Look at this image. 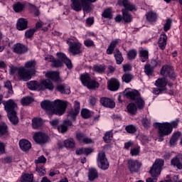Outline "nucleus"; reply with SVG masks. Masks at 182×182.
<instances>
[{
	"label": "nucleus",
	"mask_w": 182,
	"mask_h": 182,
	"mask_svg": "<svg viewBox=\"0 0 182 182\" xmlns=\"http://www.w3.org/2000/svg\"><path fill=\"white\" fill-rule=\"evenodd\" d=\"M14 52L18 53V55H22L28 52V47L21 43H16L13 47Z\"/></svg>",
	"instance_id": "obj_22"
},
{
	"label": "nucleus",
	"mask_w": 182,
	"mask_h": 182,
	"mask_svg": "<svg viewBox=\"0 0 182 182\" xmlns=\"http://www.w3.org/2000/svg\"><path fill=\"white\" fill-rule=\"evenodd\" d=\"M16 28L18 31H25V29H28V20L26 18H18Z\"/></svg>",
	"instance_id": "obj_23"
},
{
	"label": "nucleus",
	"mask_w": 182,
	"mask_h": 182,
	"mask_svg": "<svg viewBox=\"0 0 182 182\" xmlns=\"http://www.w3.org/2000/svg\"><path fill=\"white\" fill-rule=\"evenodd\" d=\"M75 139L80 143H84V144H90V143H92V139L86 136V134L82 132H77L75 135Z\"/></svg>",
	"instance_id": "obj_18"
},
{
	"label": "nucleus",
	"mask_w": 182,
	"mask_h": 182,
	"mask_svg": "<svg viewBox=\"0 0 182 182\" xmlns=\"http://www.w3.org/2000/svg\"><path fill=\"white\" fill-rule=\"evenodd\" d=\"M102 16L107 19H112V18H113V15H112V9H105Z\"/></svg>",
	"instance_id": "obj_47"
},
{
	"label": "nucleus",
	"mask_w": 182,
	"mask_h": 182,
	"mask_svg": "<svg viewBox=\"0 0 182 182\" xmlns=\"http://www.w3.org/2000/svg\"><path fill=\"white\" fill-rule=\"evenodd\" d=\"M13 9L16 13L22 12L25 9V4L17 2L13 5Z\"/></svg>",
	"instance_id": "obj_35"
},
{
	"label": "nucleus",
	"mask_w": 182,
	"mask_h": 182,
	"mask_svg": "<svg viewBox=\"0 0 182 182\" xmlns=\"http://www.w3.org/2000/svg\"><path fill=\"white\" fill-rule=\"evenodd\" d=\"M33 174L32 173H25L21 176V182H33Z\"/></svg>",
	"instance_id": "obj_37"
},
{
	"label": "nucleus",
	"mask_w": 182,
	"mask_h": 182,
	"mask_svg": "<svg viewBox=\"0 0 182 182\" xmlns=\"http://www.w3.org/2000/svg\"><path fill=\"white\" fill-rule=\"evenodd\" d=\"M64 146L68 149H74L75 140L73 139H68L64 141Z\"/></svg>",
	"instance_id": "obj_42"
},
{
	"label": "nucleus",
	"mask_w": 182,
	"mask_h": 182,
	"mask_svg": "<svg viewBox=\"0 0 182 182\" xmlns=\"http://www.w3.org/2000/svg\"><path fill=\"white\" fill-rule=\"evenodd\" d=\"M156 129H159V134L161 137L164 136H168V134H171L172 129L170 123L168 122H164V123H159L156 122L154 124Z\"/></svg>",
	"instance_id": "obj_8"
},
{
	"label": "nucleus",
	"mask_w": 182,
	"mask_h": 182,
	"mask_svg": "<svg viewBox=\"0 0 182 182\" xmlns=\"http://www.w3.org/2000/svg\"><path fill=\"white\" fill-rule=\"evenodd\" d=\"M36 171L40 177H42L46 174V170H45L43 168H36Z\"/></svg>",
	"instance_id": "obj_61"
},
{
	"label": "nucleus",
	"mask_w": 182,
	"mask_h": 182,
	"mask_svg": "<svg viewBox=\"0 0 182 182\" xmlns=\"http://www.w3.org/2000/svg\"><path fill=\"white\" fill-rule=\"evenodd\" d=\"M100 102L104 107H109V109H114L116 107V103L113 100L106 97H102L100 98Z\"/></svg>",
	"instance_id": "obj_17"
},
{
	"label": "nucleus",
	"mask_w": 182,
	"mask_h": 182,
	"mask_svg": "<svg viewBox=\"0 0 182 182\" xmlns=\"http://www.w3.org/2000/svg\"><path fill=\"white\" fill-rule=\"evenodd\" d=\"M97 161V166L101 170H107L110 166L107 158H106V154L103 151L98 153Z\"/></svg>",
	"instance_id": "obj_10"
},
{
	"label": "nucleus",
	"mask_w": 182,
	"mask_h": 182,
	"mask_svg": "<svg viewBox=\"0 0 182 182\" xmlns=\"http://www.w3.org/2000/svg\"><path fill=\"white\" fill-rule=\"evenodd\" d=\"M19 146L22 151H28L32 147L31 142L26 139H21L19 141Z\"/></svg>",
	"instance_id": "obj_25"
},
{
	"label": "nucleus",
	"mask_w": 182,
	"mask_h": 182,
	"mask_svg": "<svg viewBox=\"0 0 182 182\" xmlns=\"http://www.w3.org/2000/svg\"><path fill=\"white\" fill-rule=\"evenodd\" d=\"M35 32H36V28H31L27 30L25 33L26 38H27L28 39L31 38L33 36V33H35Z\"/></svg>",
	"instance_id": "obj_55"
},
{
	"label": "nucleus",
	"mask_w": 182,
	"mask_h": 182,
	"mask_svg": "<svg viewBox=\"0 0 182 182\" xmlns=\"http://www.w3.org/2000/svg\"><path fill=\"white\" fill-rule=\"evenodd\" d=\"M46 77L48 79H51V80H54V82H59L60 80V77H59V72L56 71H49L46 73Z\"/></svg>",
	"instance_id": "obj_26"
},
{
	"label": "nucleus",
	"mask_w": 182,
	"mask_h": 182,
	"mask_svg": "<svg viewBox=\"0 0 182 182\" xmlns=\"http://www.w3.org/2000/svg\"><path fill=\"white\" fill-rule=\"evenodd\" d=\"M36 164L41 163H46V158L44 156H39L37 160L35 161Z\"/></svg>",
	"instance_id": "obj_63"
},
{
	"label": "nucleus",
	"mask_w": 182,
	"mask_h": 182,
	"mask_svg": "<svg viewBox=\"0 0 182 182\" xmlns=\"http://www.w3.org/2000/svg\"><path fill=\"white\" fill-rule=\"evenodd\" d=\"M81 116L82 119H90L92 117V112L87 109H82L81 110Z\"/></svg>",
	"instance_id": "obj_45"
},
{
	"label": "nucleus",
	"mask_w": 182,
	"mask_h": 182,
	"mask_svg": "<svg viewBox=\"0 0 182 182\" xmlns=\"http://www.w3.org/2000/svg\"><path fill=\"white\" fill-rule=\"evenodd\" d=\"M58 130L60 133H66V132H68V127H66L64 124H62L58 127Z\"/></svg>",
	"instance_id": "obj_60"
},
{
	"label": "nucleus",
	"mask_w": 182,
	"mask_h": 182,
	"mask_svg": "<svg viewBox=\"0 0 182 182\" xmlns=\"http://www.w3.org/2000/svg\"><path fill=\"white\" fill-rule=\"evenodd\" d=\"M84 45L87 48H91V46H95V43L92 40L87 39L84 41Z\"/></svg>",
	"instance_id": "obj_62"
},
{
	"label": "nucleus",
	"mask_w": 182,
	"mask_h": 182,
	"mask_svg": "<svg viewBox=\"0 0 182 182\" xmlns=\"http://www.w3.org/2000/svg\"><path fill=\"white\" fill-rule=\"evenodd\" d=\"M124 93L127 99L134 100L138 109H144V105H146V103L144 102V100H142L141 97H140V92H139V91L128 88L124 90Z\"/></svg>",
	"instance_id": "obj_4"
},
{
	"label": "nucleus",
	"mask_w": 182,
	"mask_h": 182,
	"mask_svg": "<svg viewBox=\"0 0 182 182\" xmlns=\"http://www.w3.org/2000/svg\"><path fill=\"white\" fill-rule=\"evenodd\" d=\"M42 119L41 118H33L32 119V127L33 129H39L42 126Z\"/></svg>",
	"instance_id": "obj_39"
},
{
	"label": "nucleus",
	"mask_w": 182,
	"mask_h": 182,
	"mask_svg": "<svg viewBox=\"0 0 182 182\" xmlns=\"http://www.w3.org/2000/svg\"><path fill=\"white\" fill-rule=\"evenodd\" d=\"M24 68L26 73L29 76L28 80H31L33 75H35V73L36 72V61H35V60L27 61L25 63Z\"/></svg>",
	"instance_id": "obj_12"
},
{
	"label": "nucleus",
	"mask_w": 182,
	"mask_h": 182,
	"mask_svg": "<svg viewBox=\"0 0 182 182\" xmlns=\"http://www.w3.org/2000/svg\"><path fill=\"white\" fill-rule=\"evenodd\" d=\"M87 89H96V87H99V82L96 80H90L89 82L87 85H85Z\"/></svg>",
	"instance_id": "obj_46"
},
{
	"label": "nucleus",
	"mask_w": 182,
	"mask_h": 182,
	"mask_svg": "<svg viewBox=\"0 0 182 182\" xmlns=\"http://www.w3.org/2000/svg\"><path fill=\"white\" fill-rule=\"evenodd\" d=\"M93 70L97 73H103L106 70V66L105 65H96L93 66Z\"/></svg>",
	"instance_id": "obj_41"
},
{
	"label": "nucleus",
	"mask_w": 182,
	"mask_h": 182,
	"mask_svg": "<svg viewBox=\"0 0 182 182\" xmlns=\"http://www.w3.org/2000/svg\"><path fill=\"white\" fill-rule=\"evenodd\" d=\"M130 153L132 156H139V154L140 153V146L132 149Z\"/></svg>",
	"instance_id": "obj_59"
},
{
	"label": "nucleus",
	"mask_w": 182,
	"mask_h": 182,
	"mask_svg": "<svg viewBox=\"0 0 182 182\" xmlns=\"http://www.w3.org/2000/svg\"><path fill=\"white\" fill-rule=\"evenodd\" d=\"M171 166L178 168V170H182V163L180 159L177 157H174L171 161Z\"/></svg>",
	"instance_id": "obj_36"
},
{
	"label": "nucleus",
	"mask_w": 182,
	"mask_h": 182,
	"mask_svg": "<svg viewBox=\"0 0 182 182\" xmlns=\"http://www.w3.org/2000/svg\"><path fill=\"white\" fill-rule=\"evenodd\" d=\"M55 86L49 79L41 80L40 90H53Z\"/></svg>",
	"instance_id": "obj_16"
},
{
	"label": "nucleus",
	"mask_w": 182,
	"mask_h": 182,
	"mask_svg": "<svg viewBox=\"0 0 182 182\" xmlns=\"http://www.w3.org/2000/svg\"><path fill=\"white\" fill-rule=\"evenodd\" d=\"M146 19L149 22H156L157 21V14L154 11H149L146 14Z\"/></svg>",
	"instance_id": "obj_34"
},
{
	"label": "nucleus",
	"mask_w": 182,
	"mask_h": 182,
	"mask_svg": "<svg viewBox=\"0 0 182 182\" xmlns=\"http://www.w3.org/2000/svg\"><path fill=\"white\" fill-rule=\"evenodd\" d=\"M128 113L130 114H136L137 112V106L134 103H130L127 106Z\"/></svg>",
	"instance_id": "obj_38"
},
{
	"label": "nucleus",
	"mask_w": 182,
	"mask_h": 182,
	"mask_svg": "<svg viewBox=\"0 0 182 182\" xmlns=\"http://www.w3.org/2000/svg\"><path fill=\"white\" fill-rule=\"evenodd\" d=\"M122 5L124 8L122 11H126V12H129V11L132 12L136 10V5L130 2L129 0H122Z\"/></svg>",
	"instance_id": "obj_21"
},
{
	"label": "nucleus",
	"mask_w": 182,
	"mask_h": 182,
	"mask_svg": "<svg viewBox=\"0 0 182 182\" xmlns=\"http://www.w3.org/2000/svg\"><path fill=\"white\" fill-rule=\"evenodd\" d=\"M114 58L117 62V65H122L123 63L124 58L123 56L122 55V53L119 49H116L114 52Z\"/></svg>",
	"instance_id": "obj_33"
},
{
	"label": "nucleus",
	"mask_w": 182,
	"mask_h": 182,
	"mask_svg": "<svg viewBox=\"0 0 182 182\" xmlns=\"http://www.w3.org/2000/svg\"><path fill=\"white\" fill-rule=\"evenodd\" d=\"M31 9L33 11L35 16H39V9H38L36 6L31 5Z\"/></svg>",
	"instance_id": "obj_64"
},
{
	"label": "nucleus",
	"mask_w": 182,
	"mask_h": 182,
	"mask_svg": "<svg viewBox=\"0 0 182 182\" xmlns=\"http://www.w3.org/2000/svg\"><path fill=\"white\" fill-rule=\"evenodd\" d=\"M0 136H8V126L5 124H0Z\"/></svg>",
	"instance_id": "obj_49"
},
{
	"label": "nucleus",
	"mask_w": 182,
	"mask_h": 182,
	"mask_svg": "<svg viewBox=\"0 0 182 182\" xmlns=\"http://www.w3.org/2000/svg\"><path fill=\"white\" fill-rule=\"evenodd\" d=\"M136 56H137V51L136 50H130L127 53V57L129 60H133L136 59Z\"/></svg>",
	"instance_id": "obj_51"
},
{
	"label": "nucleus",
	"mask_w": 182,
	"mask_h": 182,
	"mask_svg": "<svg viewBox=\"0 0 182 182\" xmlns=\"http://www.w3.org/2000/svg\"><path fill=\"white\" fill-rule=\"evenodd\" d=\"M55 90L61 93V95H70V87L66 84L57 85Z\"/></svg>",
	"instance_id": "obj_20"
},
{
	"label": "nucleus",
	"mask_w": 182,
	"mask_h": 182,
	"mask_svg": "<svg viewBox=\"0 0 182 182\" xmlns=\"http://www.w3.org/2000/svg\"><path fill=\"white\" fill-rule=\"evenodd\" d=\"M80 80H81L83 86H86L90 80V76L89 75V74H82L80 77Z\"/></svg>",
	"instance_id": "obj_40"
},
{
	"label": "nucleus",
	"mask_w": 182,
	"mask_h": 182,
	"mask_svg": "<svg viewBox=\"0 0 182 182\" xmlns=\"http://www.w3.org/2000/svg\"><path fill=\"white\" fill-rule=\"evenodd\" d=\"M4 105L11 123L12 124H17L18 122V116H16L18 105L15 103V101L14 100H9L4 102Z\"/></svg>",
	"instance_id": "obj_3"
},
{
	"label": "nucleus",
	"mask_w": 182,
	"mask_h": 182,
	"mask_svg": "<svg viewBox=\"0 0 182 182\" xmlns=\"http://www.w3.org/2000/svg\"><path fill=\"white\" fill-rule=\"evenodd\" d=\"M144 72L147 76H151L154 72V68L150 64H146L144 65Z\"/></svg>",
	"instance_id": "obj_44"
},
{
	"label": "nucleus",
	"mask_w": 182,
	"mask_h": 182,
	"mask_svg": "<svg viewBox=\"0 0 182 182\" xmlns=\"http://www.w3.org/2000/svg\"><path fill=\"white\" fill-rule=\"evenodd\" d=\"M4 87L8 89V93H9V95H14V90H12V83L11 81H6L4 84Z\"/></svg>",
	"instance_id": "obj_56"
},
{
	"label": "nucleus",
	"mask_w": 182,
	"mask_h": 182,
	"mask_svg": "<svg viewBox=\"0 0 182 182\" xmlns=\"http://www.w3.org/2000/svg\"><path fill=\"white\" fill-rule=\"evenodd\" d=\"M103 139L106 143H110L113 139V132L112 131L107 132Z\"/></svg>",
	"instance_id": "obj_48"
},
{
	"label": "nucleus",
	"mask_w": 182,
	"mask_h": 182,
	"mask_svg": "<svg viewBox=\"0 0 182 182\" xmlns=\"http://www.w3.org/2000/svg\"><path fill=\"white\" fill-rule=\"evenodd\" d=\"M161 61L159 60H151V67H152L154 69V68H157V66H161Z\"/></svg>",
	"instance_id": "obj_57"
},
{
	"label": "nucleus",
	"mask_w": 182,
	"mask_h": 182,
	"mask_svg": "<svg viewBox=\"0 0 182 182\" xmlns=\"http://www.w3.org/2000/svg\"><path fill=\"white\" fill-rule=\"evenodd\" d=\"M139 56L141 58V61L144 63L147 59H149V51L146 50H142L139 53Z\"/></svg>",
	"instance_id": "obj_43"
},
{
	"label": "nucleus",
	"mask_w": 182,
	"mask_h": 182,
	"mask_svg": "<svg viewBox=\"0 0 182 182\" xmlns=\"http://www.w3.org/2000/svg\"><path fill=\"white\" fill-rule=\"evenodd\" d=\"M27 86L30 90H41V81H30L27 82Z\"/></svg>",
	"instance_id": "obj_29"
},
{
	"label": "nucleus",
	"mask_w": 182,
	"mask_h": 182,
	"mask_svg": "<svg viewBox=\"0 0 182 182\" xmlns=\"http://www.w3.org/2000/svg\"><path fill=\"white\" fill-rule=\"evenodd\" d=\"M41 106L43 110H45L50 116L52 114H58V116H62L66 111V107H68V102L63 101L60 100H55L53 102L46 100L43 101Z\"/></svg>",
	"instance_id": "obj_1"
},
{
	"label": "nucleus",
	"mask_w": 182,
	"mask_h": 182,
	"mask_svg": "<svg viewBox=\"0 0 182 182\" xmlns=\"http://www.w3.org/2000/svg\"><path fill=\"white\" fill-rule=\"evenodd\" d=\"M141 122L145 129H149L151 126V122L147 117L143 118Z\"/></svg>",
	"instance_id": "obj_53"
},
{
	"label": "nucleus",
	"mask_w": 182,
	"mask_h": 182,
	"mask_svg": "<svg viewBox=\"0 0 182 182\" xmlns=\"http://www.w3.org/2000/svg\"><path fill=\"white\" fill-rule=\"evenodd\" d=\"M155 86H156V87L166 90V86H167V79H166V77L159 78L155 82Z\"/></svg>",
	"instance_id": "obj_28"
},
{
	"label": "nucleus",
	"mask_w": 182,
	"mask_h": 182,
	"mask_svg": "<svg viewBox=\"0 0 182 182\" xmlns=\"http://www.w3.org/2000/svg\"><path fill=\"white\" fill-rule=\"evenodd\" d=\"M87 176L89 181H95L99 177V172H97V168H90L88 170Z\"/></svg>",
	"instance_id": "obj_24"
},
{
	"label": "nucleus",
	"mask_w": 182,
	"mask_h": 182,
	"mask_svg": "<svg viewBox=\"0 0 182 182\" xmlns=\"http://www.w3.org/2000/svg\"><path fill=\"white\" fill-rule=\"evenodd\" d=\"M119 42H120V40H114L110 43L109 46L108 47L107 50V55H112L113 53V51L114 50V48L117 45H119Z\"/></svg>",
	"instance_id": "obj_30"
},
{
	"label": "nucleus",
	"mask_w": 182,
	"mask_h": 182,
	"mask_svg": "<svg viewBox=\"0 0 182 182\" xmlns=\"http://www.w3.org/2000/svg\"><path fill=\"white\" fill-rule=\"evenodd\" d=\"M80 112V102L77 101H75L74 102V109H72L69 111L68 117L72 122H75L76 120V117L79 114Z\"/></svg>",
	"instance_id": "obj_13"
},
{
	"label": "nucleus",
	"mask_w": 182,
	"mask_h": 182,
	"mask_svg": "<svg viewBox=\"0 0 182 182\" xmlns=\"http://www.w3.org/2000/svg\"><path fill=\"white\" fill-rule=\"evenodd\" d=\"M9 72V75L11 76H14V75L17 72L18 77L20 80L28 82V80L29 79V75L26 73L23 67L18 68L15 65H10Z\"/></svg>",
	"instance_id": "obj_7"
},
{
	"label": "nucleus",
	"mask_w": 182,
	"mask_h": 182,
	"mask_svg": "<svg viewBox=\"0 0 182 182\" xmlns=\"http://www.w3.org/2000/svg\"><path fill=\"white\" fill-rule=\"evenodd\" d=\"M158 45L162 50H164L166 49V46L167 45V36L166 35V33L161 34L160 36Z\"/></svg>",
	"instance_id": "obj_27"
},
{
	"label": "nucleus",
	"mask_w": 182,
	"mask_h": 182,
	"mask_svg": "<svg viewBox=\"0 0 182 182\" xmlns=\"http://www.w3.org/2000/svg\"><path fill=\"white\" fill-rule=\"evenodd\" d=\"M97 1V0H70V6L75 12H80L82 9L85 14H89V12L92 11V4Z\"/></svg>",
	"instance_id": "obj_2"
},
{
	"label": "nucleus",
	"mask_w": 182,
	"mask_h": 182,
	"mask_svg": "<svg viewBox=\"0 0 182 182\" xmlns=\"http://www.w3.org/2000/svg\"><path fill=\"white\" fill-rule=\"evenodd\" d=\"M71 41L72 39L70 38H68L66 40V43L69 45V53H71L73 56H76V55H80V53H82V50H80V48H82V44L80 43L73 42Z\"/></svg>",
	"instance_id": "obj_9"
},
{
	"label": "nucleus",
	"mask_w": 182,
	"mask_h": 182,
	"mask_svg": "<svg viewBox=\"0 0 182 182\" xmlns=\"http://www.w3.org/2000/svg\"><path fill=\"white\" fill-rule=\"evenodd\" d=\"M172 21L170 18H168L166 21V23L164 26V31L165 32H167L168 31H170V28H171V23H172Z\"/></svg>",
	"instance_id": "obj_54"
},
{
	"label": "nucleus",
	"mask_w": 182,
	"mask_h": 182,
	"mask_svg": "<svg viewBox=\"0 0 182 182\" xmlns=\"http://www.w3.org/2000/svg\"><path fill=\"white\" fill-rule=\"evenodd\" d=\"M127 164L129 170L132 173H137L140 170V167H141V163L134 159H129Z\"/></svg>",
	"instance_id": "obj_15"
},
{
	"label": "nucleus",
	"mask_w": 182,
	"mask_h": 182,
	"mask_svg": "<svg viewBox=\"0 0 182 182\" xmlns=\"http://www.w3.org/2000/svg\"><path fill=\"white\" fill-rule=\"evenodd\" d=\"M133 79V75L130 73H125L122 75V81L125 83H130Z\"/></svg>",
	"instance_id": "obj_50"
},
{
	"label": "nucleus",
	"mask_w": 182,
	"mask_h": 182,
	"mask_svg": "<svg viewBox=\"0 0 182 182\" xmlns=\"http://www.w3.org/2000/svg\"><path fill=\"white\" fill-rule=\"evenodd\" d=\"M164 166L163 159H156L149 170V173L154 178H148L146 182H157V177L161 174V167Z\"/></svg>",
	"instance_id": "obj_5"
},
{
	"label": "nucleus",
	"mask_w": 182,
	"mask_h": 182,
	"mask_svg": "<svg viewBox=\"0 0 182 182\" xmlns=\"http://www.w3.org/2000/svg\"><path fill=\"white\" fill-rule=\"evenodd\" d=\"M161 75L162 76H168L172 80L177 79V74L174 72V68L171 65H164L161 69Z\"/></svg>",
	"instance_id": "obj_11"
},
{
	"label": "nucleus",
	"mask_w": 182,
	"mask_h": 182,
	"mask_svg": "<svg viewBox=\"0 0 182 182\" xmlns=\"http://www.w3.org/2000/svg\"><path fill=\"white\" fill-rule=\"evenodd\" d=\"M180 136H181V133L180 132H176L172 135L169 141V144L171 145V147H174V146L177 144V141H178Z\"/></svg>",
	"instance_id": "obj_31"
},
{
	"label": "nucleus",
	"mask_w": 182,
	"mask_h": 182,
	"mask_svg": "<svg viewBox=\"0 0 182 182\" xmlns=\"http://www.w3.org/2000/svg\"><path fill=\"white\" fill-rule=\"evenodd\" d=\"M57 56L58 58V60L55 59L53 61V66L54 68H60L65 63L68 69H72V61L70 59H69L68 57H66V55L63 53H58Z\"/></svg>",
	"instance_id": "obj_6"
},
{
	"label": "nucleus",
	"mask_w": 182,
	"mask_h": 182,
	"mask_svg": "<svg viewBox=\"0 0 182 182\" xmlns=\"http://www.w3.org/2000/svg\"><path fill=\"white\" fill-rule=\"evenodd\" d=\"M33 102V99L31 97H26L21 100V104L23 106H28V105H31Z\"/></svg>",
	"instance_id": "obj_52"
},
{
	"label": "nucleus",
	"mask_w": 182,
	"mask_h": 182,
	"mask_svg": "<svg viewBox=\"0 0 182 182\" xmlns=\"http://www.w3.org/2000/svg\"><path fill=\"white\" fill-rule=\"evenodd\" d=\"M122 19L124 22L127 23H130L132 21H133V16H132V14L129 13V11H126V10H122Z\"/></svg>",
	"instance_id": "obj_32"
},
{
	"label": "nucleus",
	"mask_w": 182,
	"mask_h": 182,
	"mask_svg": "<svg viewBox=\"0 0 182 182\" xmlns=\"http://www.w3.org/2000/svg\"><path fill=\"white\" fill-rule=\"evenodd\" d=\"M125 129L127 132V133H131V134L136 133V127L133 125L127 126Z\"/></svg>",
	"instance_id": "obj_58"
},
{
	"label": "nucleus",
	"mask_w": 182,
	"mask_h": 182,
	"mask_svg": "<svg viewBox=\"0 0 182 182\" xmlns=\"http://www.w3.org/2000/svg\"><path fill=\"white\" fill-rule=\"evenodd\" d=\"M107 87L109 90H111L112 92H116V90H119V87H120V82H119V80L116 78H112L107 82Z\"/></svg>",
	"instance_id": "obj_19"
},
{
	"label": "nucleus",
	"mask_w": 182,
	"mask_h": 182,
	"mask_svg": "<svg viewBox=\"0 0 182 182\" xmlns=\"http://www.w3.org/2000/svg\"><path fill=\"white\" fill-rule=\"evenodd\" d=\"M33 139L36 143H38V144H45V143H48L49 136L43 132H37L34 134Z\"/></svg>",
	"instance_id": "obj_14"
}]
</instances>
